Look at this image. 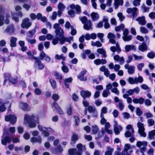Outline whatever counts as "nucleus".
I'll list each match as a JSON object with an SVG mask.
<instances>
[{"label": "nucleus", "mask_w": 155, "mask_h": 155, "mask_svg": "<svg viewBox=\"0 0 155 155\" xmlns=\"http://www.w3.org/2000/svg\"><path fill=\"white\" fill-rule=\"evenodd\" d=\"M107 112V109L106 107H103L101 109L100 115H104V114H106Z\"/></svg>", "instance_id": "bf43d9fd"}, {"label": "nucleus", "mask_w": 155, "mask_h": 155, "mask_svg": "<svg viewBox=\"0 0 155 155\" xmlns=\"http://www.w3.org/2000/svg\"><path fill=\"white\" fill-rule=\"evenodd\" d=\"M79 19L84 24L87 22L88 20H87V17L86 16H84L83 17H79Z\"/></svg>", "instance_id": "603ef678"}, {"label": "nucleus", "mask_w": 155, "mask_h": 155, "mask_svg": "<svg viewBox=\"0 0 155 155\" xmlns=\"http://www.w3.org/2000/svg\"><path fill=\"white\" fill-rule=\"evenodd\" d=\"M125 49L127 52H129L130 50L135 51L136 50V47L134 45H128L125 46Z\"/></svg>", "instance_id": "7c9ffc66"}, {"label": "nucleus", "mask_w": 155, "mask_h": 155, "mask_svg": "<svg viewBox=\"0 0 155 155\" xmlns=\"http://www.w3.org/2000/svg\"><path fill=\"white\" fill-rule=\"evenodd\" d=\"M30 140L33 143H37L39 144H40L42 142L41 137V136H38L37 137H31Z\"/></svg>", "instance_id": "5701e85b"}, {"label": "nucleus", "mask_w": 155, "mask_h": 155, "mask_svg": "<svg viewBox=\"0 0 155 155\" xmlns=\"http://www.w3.org/2000/svg\"><path fill=\"white\" fill-rule=\"evenodd\" d=\"M133 152L132 150H128L124 149L122 152V155H130Z\"/></svg>", "instance_id": "49530a36"}, {"label": "nucleus", "mask_w": 155, "mask_h": 155, "mask_svg": "<svg viewBox=\"0 0 155 155\" xmlns=\"http://www.w3.org/2000/svg\"><path fill=\"white\" fill-rule=\"evenodd\" d=\"M27 40L28 43L32 45L35 43L36 42V40L35 39H30L29 38H27Z\"/></svg>", "instance_id": "338daca9"}, {"label": "nucleus", "mask_w": 155, "mask_h": 155, "mask_svg": "<svg viewBox=\"0 0 155 155\" xmlns=\"http://www.w3.org/2000/svg\"><path fill=\"white\" fill-rule=\"evenodd\" d=\"M20 107L23 110H29L30 107L26 103H21L20 104Z\"/></svg>", "instance_id": "cd10ccee"}, {"label": "nucleus", "mask_w": 155, "mask_h": 155, "mask_svg": "<svg viewBox=\"0 0 155 155\" xmlns=\"http://www.w3.org/2000/svg\"><path fill=\"white\" fill-rule=\"evenodd\" d=\"M148 137L150 140L153 139L155 138L154 136H155V130H153L149 132L148 133Z\"/></svg>", "instance_id": "4c0bfd02"}, {"label": "nucleus", "mask_w": 155, "mask_h": 155, "mask_svg": "<svg viewBox=\"0 0 155 155\" xmlns=\"http://www.w3.org/2000/svg\"><path fill=\"white\" fill-rule=\"evenodd\" d=\"M65 8V6L62 3H60L58 5V8L59 10L63 11Z\"/></svg>", "instance_id": "09e8293b"}, {"label": "nucleus", "mask_w": 155, "mask_h": 155, "mask_svg": "<svg viewBox=\"0 0 155 155\" xmlns=\"http://www.w3.org/2000/svg\"><path fill=\"white\" fill-rule=\"evenodd\" d=\"M148 143L146 141H138L136 143L137 146L140 148V152L141 153H144L146 149Z\"/></svg>", "instance_id": "7ed1b4c3"}, {"label": "nucleus", "mask_w": 155, "mask_h": 155, "mask_svg": "<svg viewBox=\"0 0 155 155\" xmlns=\"http://www.w3.org/2000/svg\"><path fill=\"white\" fill-rule=\"evenodd\" d=\"M99 131V128L97 126L94 125L92 126V131L93 134H97Z\"/></svg>", "instance_id": "c9c22d12"}, {"label": "nucleus", "mask_w": 155, "mask_h": 155, "mask_svg": "<svg viewBox=\"0 0 155 155\" xmlns=\"http://www.w3.org/2000/svg\"><path fill=\"white\" fill-rule=\"evenodd\" d=\"M52 105L54 108L56 110L57 112L59 114H64L63 111L62 110L61 107L58 105L56 102L53 103Z\"/></svg>", "instance_id": "a211bd4d"}, {"label": "nucleus", "mask_w": 155, "mask_h": 155, "mask_svg": "<svg viewBox=\"0 0 155 155\" xmlns=\"http://www.w3.org/2000/svg\"><path fill=\"white\" fill-rule=\"evenodd\" d=\"M16 117L14 115H9L5 117V120L6 121H10L12 124H14L17 121Z\"/></svg>", "instance_id": "1a4fd4ad"}, {"label": "nucleus", "mask_w": 155, "mask_h": 155, "mask_svg": "<svg viewBox=\"0 0 155 155\" xmlns=\"http://www.w3.org/2000/svg\"><path fill=\"white\" fill-rule=\"evenodd\" d=\"M24 119L25 123H28L29 126L31 128L35 127L36 126L35 123L38 122L39 120L38 117L34 115L29 116L25 115Z\"/></svg>", "instance_id": "f257e3e1"}, {"label": "nucleus", "mask_w": 155, "mask_h": 155, "mask_svg": "<svg viewBox=\"0 0 155 155\" xmlns=\"http://www.w3.org/2000/svg\"><path fill=\"white\" fill-rule=\"evenodd\" d=\"M17 40V38L16 37H12L11 38L10 40V46L12 47H15L16 45V41Z\"/></svg>", "instance_id": "c85d7f7f"}, {"label": "nucleus", "mask_w": 155, "mask_h": 155, "mask_svg": "<svg viewBox=\"0 0 155 155\" xmlns=\"http://www.w3.org/2000/svg\"><path fill=\"white\" fill-rule=\"evenodd\" d=\"M114 130L115 135H119L123 130L122 127L118 124L117 121L116 120L114 121Z\"/></svg>", "instance_id": "39448f33"}, {"label": "nucleus", "mask_w": 155, "mask_h": 155, "mask_svg": "<svg viewBox=\"0 0 155 155\" xmlns=\"http://www.w3.org/2000/svg\"><path fill=\"white\" fill-rule=\"evenodd\" d=\"M81 96L84 98L89 97L91 95V93L88 91H82L81 92Z\"/></svg>", "instance_id": "4be33fe9"}, {"label": "nucleus", "mask_w": 155, "mask_h": 155, "mask_svg": "<svg viewBox=\"0 0 155 155\" xmlns=\"http://www.w3.org/2000/svg\"><path fill=\"white\" fill-rule=\"evenodd\" d=\"M5 80L3 83V85L6 84V82L8 81L13 84H15L17 83L16 80L11 77L10 74L8 73H5L4 75Z\"/></svg>", "instance_id": "6e6552de"}, {"label": "nucleus", "mask_w": 155, "mask_h": 155, "mask_svg": "<svg viewBox=\"0 0 155 155\" xmlns=\"http://www.w3.org/2000/svg\"><path fill=\"white\" fill-rule=\"evenodd\" d=\"M32 23L30 21L28 18H25L24 19L21 25V27L23 28L28 29L31 25Z\"/></svg>", "instance_id": "423d86ee"}, {"label": "nucleus", "mask_w": 155, "mask_h": 155, "mask_svg": "<svg viewBox=\"0 0 155 155\" xmlns=\"http://www.w3.org/2000/svg\"><path fill=\"white\" fill-rule=\"evenodd\" d=\"M55 32L56 35L58 36L59 40L60 38H61L64 36L63 31L61 28L56 29Z\"/></svg>", "instance_id": "aec40b11"}, {"label": "nucleus", "mask_w": 155, "mask_h": 155, "mask_svg": "<svg viewBox=\"0 0 155 155\" xmlns=\"http://www.w3.org/2000/svg\"><path fill=\"white\" fill-rule=\"evenodd\" d=\"M87 109L88 111L90 113H92L96 109L95 107H93L92 106H89L88 108Z\"/></svg>", "instance_id": "774afa93"}, {"label": "nucleus", "mask_w": 155, "mask_h": 155, "mask_svg": "<svg viewBox=\"0 0 155 155\" xmlns=\"http://www.w3.org/2000/svg\"><path fill=\"white\" fill-rule=\"evenodd\" d=\"M107 38L109 39V42L111 44H114L116 43V41L114 39L116 38V35L114 34L109 32L108 33Z\"/></svg>", "instance_id": "4468645a"}, {"label": "nucleus", "mask_w": 155, "mask_h": 155, "mask_svg": "<svg viewBox=\"0 0 155 155\" xmlns=\"http://www.w3.org/2000/svg\"><path fill=\"white\" fill-rule=\"evenodd\" d=\"M137 10L138 9L136 7L129 8L127 9L126 12L129 14V17L134 19L137 16Z\"/></svg>", "instance_id": "20e7f679"}, {"label": "nucleus", "mask_w": 155, "mask_h": 155, "mask_svg": "<svg viewBox=\"0 0 155 155\" xmlns=\"http://www.w3.org/2000/svg\"><path fill=\"white\" fill-rule=\"evenodd\" d=\"M34 58L36 60V62L37 64L38 68L40 70L44 68V66L41 62L39 61L38 58Z\"/></svg>", "instance_id": "e433bc0d"}, {"label": "nucleus", "mask_w": 155, "mask_h": 155, "mask_svg": "<svg viewBox=\"0 0 155 155\" xmlns=\"http://www.w3.org/2000/svg\"><path fill=\"white\" fill-rule=\"evenodd\" d=\"M122 38L124 41H129L132 39V36L131 35L123 36Z\"/></svg>", "instance_id": "79ce46f5"}, {"label": "nucleus", "mask_w": 155, "mask_h": 155, "mask_svg": "<svg viewBox=\"0 0 155 155\" xmlns=\"http://www.w3.org/2000/svg\"><path fill=\"white\" fill-rule=\"evenodd\" d=\"M123 0H118L117 2L114 1V5L115 6V9H117L119 5H122L123 4Z\"/></svg>", "instance_id": "58836bf2"}, {"label": "nucleus", "mask_w": 155, "mask_h": 155, "mask_svg": "<svg viewBox=\"0 0 155 155\" xmlns=\"http://www.w3.org/2000/svg\"><path fill=\"white\" fill-rule=\"evenodd\" d=\"M59 41L61 45L64 44L65 41L71 43V41H73V37H71L69 38H65L64 36L61 38H60Z\"/></svg>", "instance_id": "2eb2a0df"}, {"label": "nucleus", "mask_w": 155, "mask_h": 155, "mask_svg": "<svg viewBox=\"0 0 155 155\" xmlns=\"http://www.w3.org/2000/svg\"><path fill=\"white\" fill-rule=\"evenodd\" d=\"M133 56L134 60L138 61H140L144 58V57L143 56H138L134 54H133Z\"/></svg>", "instance_id": "a19ab883"}, {"label": "nucleus", "mask_w": 155, "mask_h": 155, "mask_svg": "<svg viewBox=\"0 0 155 155\" xmlns=\"http://www.w3.org/2000/svg\"><path fill=\"white\" fill-rule=\"evenodd\" d=\"M108 18L107 17H103V21L104 22V27L105 29H108L110 27V25L108 22Z\"/></svg>", "instance_id": "2f4dec72"}, {"label": "nucleus", "mask_w": 155, "mask_h": 155, "mask_svg": "<svg viewBox=\"0 0 155 155\" xmlns=\"http://www.w3.org/2000/svg\"><path fill=\"white\" fill-rule=\"evenodd\" d=\"M4 12L2 6H0V26H2L4 24Z\"/></svg>", "instance_id": "9b49d317"}, {"label": "nucleus", "mask_w": 155, "mask_h": 155, "mask_svg": "<svg viewBox=\"0 0 155 155\" xmlns=\"http://www.w3.org/2000/svg\"><path fill=\"white\" fill-rule=\"evenodd\" d=\"M4 18H5L4 21L6 24L8 25L10 21L9 18L10 17V15L8 14H6L5 16H4Z\"/></svg>", "instance_id": "de8ad7c7"}, {"label": "nucleus", "mask_w": 155, "mask_h": 155, "mask_svg": "<svg viewBox=\"0 0 155 155\" xmlns=\"http://www.w3.org/2000/svg\"><path fill=\"white\" fill-rule=\"evenodd\" d=\"M97 51L98 53L102 55L103 57L104 58L107 57V55H106V52L104 49L102 48H98L97 49Z\"/></svg>", "instance_id": "72a5a7b5"}, {"label": "nucleus", "mask_w": 155, "mask_h": 155, "mask_svg": "<svg viewBox=\"0 0 155 155\" xmlns=\"http://www.w3.org/2000/svg\"><path fill=\"white\" fill-rule=\"evenodd\" d=\"M147 123L149 126H151L154 124L155 121L154 120L152 119H149L147 120Z\"/></svg>", "instance_id": "13d9d810"}, {"label": "nucleus", "mask_w": 155, "mask_h": 155, "mask_svg": "<svg viewBox=\"0 0 155 155\" xmlns=\"http://www.w3.org/2000/svg\"><path fill=\"white\" fill-rule=\"evenodd\" d=\"M79 137L78 135L75 133L73 134L71 137V144L75 143L77 141Z\"/></svg>", "instance_id": "393cba45"}, {"label": "nucleus", "mask_w": 155, "mask_h": 155, "mask_svg": "<svg viewBox=\"0 0 155 155\" xmlns=\"http://www.w3.org/2000/svg\"><path fill=\"white\" fill-rule=\"evenodd\" d=\"M147 49V47L145 43H143L140 45L138 47V49L142 52H144Z\"/></svg>", "instance_id": "f704fd0d"}, {"label": "nucleus", "mask_w": 155, "mask_h": 155, "mask_svg": "<svg viewBox=\"0 0 155 155\" xmlns=\"http://www.w3.org/2000/svg\"><path fill=\"white\" fill-rule=\"evenodd\" d=\"M110 94V91L107 90H106L103 91L102 95L104 97H107Z\"/></svg>", "instance_id": "4d7b16f0"}, {"label": "nucleus", "mask_w": 155, "mask_h": 155, "mask_svg": "<svg viewBox=\"0 0 155 155\" xmlns=\"http://www.w3.org/2000/svg\"><path fill=\"white\" fill-rule=\"evenodd\" d=\"M136 84L138 83H141L143 82V79L142 77L140 76L138 78H135Z\"/></svg>", "instance_id": "052dcab7"}, {"label": "nucleus", "mask_w": 155, "mask_h": 155, "mask_svg": "<svg viewBox=\"0 0 155 155\" xmlns=\"http://www.w3.org/2000/svg\"><path fill=\"white\" fill-rule=\"evenodd\" d=\"M92 19L93 21H95L98 19L99 18L98 14L97 13L92 12L91 14Z\"/></svg>", "instance_id": "ea45409f"}, {"label": "nucleus", "mask_w": 155, "mask_h": 155, "mask_svg": "<svg viewBox=\"0 0 155 155\" xmlns=\"http://www.w3.org/2000/svg\"><path fill=\"white\" fill-rule=\"evenodd\" d=\"M126 69H128V72L129 74H132L134 72L135 67L133 66H129L128 64H126L124 65Z\"/></svg>", "instance_id": "f3484780"}, {"label": "nucleus", "mask_w": 155, "mask_h": 155, "mask_svg": "<svg viewBox=\"0 0 155 155\" xmlns=\"http://www.w3.org/2000/svg\"><path fill=\"white\" fill-rule=\"evenodd\" d=\"M107 150L105 153V155H112L114 149L109 147H107Z\"/></svg>", "instance_id": "a18cd8bd"}, {"label": "nucleus", "mask_w": 155, "mask_h": 155, "mask_svg": "<svg viewBox=\"0 0 155 155\" xmlns=\"http://www.w3.org/2000/svg\"><path fill=\"white\" fill-rule=\"evenodd\" d=\"M147 56L150 58L153 59L155 57V54L152 52H149L147 54Z\"/></svg>", "instance_id": "0e129e2a"}, {"label": "nucleus", "mask_w": 155, "mask_h": 155, "mask_svg": "<svg viewBox=\"0 0 155 155\" xmlns=\"http://www.w3.org/2000/svg\"><path fill=\"white\" fill-rule=\"evenodd\" d=\"M107 62V61L105 59H102L101 60L98 59L94 60V63L97 65H98L101 64H106Z\"/></svg>", "instance_id": "a878e982"}, {"label": "nucleus", "mask_w": 155, "mask_h": 155, "mask_svg": "<svg viewBox=\"0 0 155 155\" xmlns=\"http://www.w3.org/2000/svg\"><path fill=\"white\" fill-rule=\"evenodd\" d=\"M15 31L14 25L12 24L8 26L5 30L6 32L9 33L10 34H13Z\"/></svg>", "instance_id": "dca6fc26"}, {"label": "nucleus", "mask_w": 155, "mask_h": 155, "mask_svg": "<svg viewBox=\"0 0 155 155\" xmlns=\"http://www.w3.org/2000/svg\"><path fill=\"white\" fill-rule=\"evenodd\" d=\"M40 59L43 60L45 58V60L48 62H49L51 60V58L48 55H47L44 51L41 52L39 56Z\"/></svg>", "instance_id": "9d476101"}, {"label": "nucleus", "mask_w": 155, "mask_h": 155, "mask_svg": "<svg viewBox=\"0 0 155 155\" xmlns=\"http://www.w3.org/2000/svg\"><path fill=\"white\" fill-rule=\"evenodd\" d=\"M100 118H101L100 122L101 124L104 125L107 122L106 120L104 118V115H100Z\"/></svg>", "instance_id": "8fccbe9b"}, {"label": "nucleus", "mask_w": 155, "mask_h": 155, "mask_svg": "<svg viewBox=\"0 0 155 155\" xmlns=\"http://www.w3.org/2000/svg\"><path fill=\"white\" fill-rule=\"evenodd\" d=\"M92 24L91 21L88 20L84 24V28L87 30H91L92 29Z\"/></svg>", "instance_id": "412c9836"}, {"label": "nucleus", "mask_w": 155, "mask_h": 155, "mask_svg": "<svg viewBox=\"0 0 155 155\" xmlns=\"http://www.w3.org/2000/svg\"><path fill=\"white\" fill-rule=\"evenodd\" d=\"M144 99L142 97H140L139 98H135L133 100V102L135 104H142L144 102Z\"/></svg>", "instance_id": "bb28decb"}, {"label": "nucleus", "mask_w": 155, "mask_h": 155, "mask_svg": "<svg viewBox=\"0 0 155 155\" xmlns=\"http://www.w3.org/2000/svg\"><path fill=\"white\" fill-rule=\"evenodd\" d=\"M50 82L52 88L55 89L56 87V83L55 81L53 79H50Z\"/></svg>", "instance_id": "6e6d98bb"}, {"label": "nucleus", "mask_w": 155, "mask_h": 155, "mask_svg": "<svg viewBox=\"0 0 155 155\" xmlns=\"http://www.w3.org/2000/svg\"><path fill=\"white\" fill-rule=\"evenodd\" d=\"M114 44H115L116 47H111L110 48V51L113 52L117 51L118 53H120L121 51V50L118 42H116V43H114Z\"/></svg>", "instance_id": "ddd939ff"}, {"label": "nucleus", "mask_w": 155, "mask_h": 155, "mask_svg": "<svg viewBox=\"0 0 155 155\" xmlns=\"http://www.w3.org/2000/svg\"><path fill=\"white\" fill-rule=\"evenodd\" d=\"M38 20H41L43 22H45L47 21V18L45 16L42 17V14L40 13H38L36 15V17Z\"/></svg>", "instance_id": "473e14b6"}, {"label": "nucleus", "mask_w": 155, "mask_h": 155, "mask_svg": "<svg viewBox=\"0 0 155 155\" xmlns=\"http://www.w3.org/2000/svg\"><path fill=\"white\" fill-rule=\"evenodd\" d=\"M117 16L121 21H123L125 18V16L123 15L122 13L121 12L118 13L117 14Z\"/></svg>", "instance_id": "864d4df0"}, {"label": "nucleus", "mask_w": 155, "mask_h": 155, "mask_svg": "<svg viewBox=\"0 0 155 155\" xmlns=\"http://www.w3.org/2000/svg\"><path fill=\"white\" fill-rule=\"evenodd\" d=\"M133 134L132 133L131 131L130 132V131L128 130L125 133L124 135L126 137H128L131 136L132 137Z\"/></svg>", "instance_id": "e2e57ef3"}, {"label": "nucleus", "mask_w": 155, "mask_h": 155, "mask_svg": "<svg viewBox=\"0 0 155 155\" xmlns=\"http://www.w3.org/2000/svg\"><path fill=\"white\" fill-rule=\"evenodd\" d=\"M124 27V25L123 24H121L120 26L116 27L115 28V30L116 31H119L121 29H123Z\"/></svg>", "instance_id": "5fc2aeb1"}, {"label": "nucleus", "mask_w": 155, "mask_h": 155, "mask_svg": "<svg viewBox=\"0 0 155 155\" xmlns=\"http://www.w3.org/2000/svg\"><path fill=\"white\" fill-rule=\"evenodd\" d=\"M136 20L138 22L139 24L141 25H145L146 23L145 18L144 16L138 17L136 19Z\"/></svg>", "instance_id": "b1692460"}, {"label": "nucleus", "mask_w": 155, "mask_h": 155, "mask_svg": "<svg viewBox=\"0 0 155 155\" xmlns=\"http://www.w3.org/2000/svg\"><path fill=\"white\" fill-rule=\"evenodd\" d=\"M74 118L75 123V126H78L79 123L80 121L79 118L78 116H74Z\"/></svg>", "instance_id": "680f3d73"}, {"label": "nucleus", "mask_w": 155, "mask_h": 155, "mask_svg": "<svg viewBox=\"0 0 155 155\" xmlns=\"http://www.w3.org/2000/svg\"><path fill=\"white\" fill-rule=\"evenodd\" d=\"M137 127L138 128V132L141 136L143 137H145L146 134L144 132L145 129L144 127V125L140 122H138L137 124Z\"/></svg>", "instance_id": "0eeeda50"}, {"label": "nucleus", "mask_w": 155, "mask_h": 155, "mask_svg": "<svg viewBox=\"0 0 155 155\" xmlns=\"http://www.w3.org/2000/svg\"><path fill=\"white\" fill-rule=\"evenodd\" d=\"M86 71L85 70H84L81 72L79 75L78 76V78L80 81H86L87 79L86 77H84V75L86 73Z\"/></svg>", "instance_id": "6ab92c4d"}, {"label": "nucleus", "mask_w": 155, "mask_h": 155, "mask_svg": "<svg viewBox=\"0 0 155 155\" xmlns=\"http://www.w3.org/2000/svg\"><path fill=\"white\" fill-rule=\"evenodd\" d=\"M54 58L55 59H61L63 61H64L65 60V58L63 54H61L60 55H59L58 54H56L54 57Z\"/></svg>", "instance_id": "37998d69"}, {"label": "nucleus", "mask_w": 155, "mask_h": 155, "mask_svg": "<svg viewBox=\"0 0 155 155\" xmlns=\"http://www.w3.org/2000/svg\"><path fill=\"white\" fill-rule=\"evenodd\" d=\"M70 7L72 9H75L77 11V13H79L81 11V8L80 6L78 5H75L72 4L70 5Z\"/></svg>", "instance_id": "c756f323"}, {"label": "nucleus", "mask_w": 155, "mask_h": 155, "mask_svg": "<svg viewBox=\"0 0 155 155\" xmlns=\"http://www.w3.org/2000/svg\"><path fill=\"white\" fill-rule=\"evenodd\" d=\"M91 44L92 46H95L97 47H101L102 45V44L99 41H97L95 42L91 41Z\"/></svg>", "instance_id": "c03bdc74"}, {"label": "nucleus", "mask_w": 155, "mask_h": 155, "mask_svg": "<svg viewBox=\"0 0 155 155\" xmlns=\"http://www.w3.org/2000/svg\"><path fill=\"white\" fill-rule=\"evenodd\" d=\"M1 143L4 145H6L7 143H10L11 142V140L10 137L7 136L5 137H2Z\"/></svg>", "instance_id": "f8f14e48"}, {"label": "nucleus", "mask_w": 155, "mask_h": 155, "mask_svg": "<svg viewBox=\"0 0 155 155\" xmlns=\"http://www.w3.org/2000/svg\"><path fill=\"white\" fill-rule=\"evenodd\" d=\"M71 34L72 35H74L76 34L77 31L74 26H71Z\"/></svg>", "instance_id": "69168bd1"}, {"label": "nucleus", "mask_w": 155, "mask_h": 155, "mask_svg": "<svg viewBox=\"0 0 155 155\" xmlns=\"http://www.w3.org/2000/svg\"><path fill=\"white\" fill-rule=\"evenodd\" d=\"M77 147L78 150V151L77 149L74 148L70 149L68 150L69 154L70 155H81V151L83 149H85V147H84L81 143H79L77 146Z\"/></svg>", "instance_id": "f03ea898"}, {"label": "nucleus", "mask_w": 155, "mask_h": 155, "mask_svg": "<svg viewBox=\"0 0 155 155\" xmlns=\"http://www.w3.org/2000/svg\"><path fill=\"white\" fill-rule=\"evenodd\" d=\"M105 131L104 130H101L100 131L98 132L97 134V137H96L97 138L99 139L102 137L104 134Z\"/></svg>", "instance_id": "3c124183"}]
</instances>
